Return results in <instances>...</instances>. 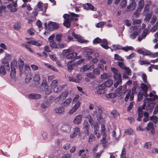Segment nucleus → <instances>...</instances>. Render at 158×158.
Returning a JSON list of instances; mask_svg holds the SVG:
<instances>
[{"instance_id": "nucleus-1", "label": "nucleus", "mask_w": 158, "mask_h": 158, "mask_svg": "<svg viewBox=\"0 0 158 158\" xmlns=\"http://www.w3.org/2000/svg\"><path fill=\"white\" fill-rule=\"evenodd\" d=\"M70 15L68 14H65L63 16L64 19V21L63 24L64 26L67 28H69L70 27L71 22L73 19V17H79L78 15L75 14L73 12L70 13Z\"/></svg>"}, {"instance_id": "nucleus-2", "label": "nucleus", "mask_w": 158, "mask_h": 158, "mask_svg": "<svg viewBox=\"0 0 158 158\" xmlns=\"http://www.w3.org/2000/svg\"><path fill=\"white\" fill-rule=\"evenodd\" d=\"M96 107L97 111H94L92 115L93 116H94L96 115L97 120L99 123H103L105 121V120L104 118L102 116V108L100 105L97 106Z\"/></svg>"}, {"instance_id": "nucleus-3", "label": "nucleus", "mask_w": 158, "mask_h": 158, "mask_svg": "<svg viewBox=\"0 0 158 158\" xmlns=\"http://www.w3.org/2000/svg\"><path fill=\"white\" fill-rule=\"evenodd\" d=\"M63 53L67 59H74L77 55V53L75 52L73 49H70L64 50Z\"/></svg>"}, {"instance_id": "nucleus-4", "label": "nucleus", "mask_w": 158, "mask_h": 158, "mask_svg": "<svg viewBox=\"0 0 158 158\" xmlns=\"http://www.w3.org/2000/svg\"><path fill=\"white\" fill-rule=\"evenodd\" d=\"M138 26H135L133 27H131L130 28V32L131 33L130 35V37L131 39H135L138 35L139 30L138 29Z\"/></svg>"}, {"instance_id": "nucleus-5", "label": "nucleus", "mask_w": 158, "mask_h": 158, "mask_svg": "<svg viewBox=\"0 0 158 158\" xmlns=\"http://www.w3.org/2000/svg\"><path fill=\"white\" fill-rule=\"evenodd\" d=\"M17 1L13 2L12 4H10L7 6L8 9H10V11L12 13L16 11L17 10Z\"/></svg>"}, {"instance_id": "nucleus-6", "label": "nucleus", "mask_w": 158, "mask_h": 158, "mask_svg": "<svg viewBox=\"0 0 158 158\" xmlns=\"http://www.w3.org/2000/svg\"><path fill=\"white\" fill-rule=\"evenodd\" d=\"M56 131H55L54 133L53 134L52 132L51 133V135H49V136L48 137H47V134L44 132H43L42 133V136L43 138L44 139V140H48L50 141L53 138V136L55 135H56Z\"/></svg>"}, {"instance_id": "nucleus-7", "label": "nucleus", "mask_w": 158, "mask_h": 158, "mask_svg": "<svg viewBox=\"0 0 158 158\" xmlns=\"http://www.w3.org/2000/svg\"><path fill=\"white\" fill-rule=\"evenodd\" d=\"M145 105V104H144L143 106L139 107L137 109L138 117L137 119V120L138 121H140L141 118L143 117V113L144 112L143 111V110L144 109Z\"/></svg>"}, {"instance_id": "nucleus-8", "label": "nucleus", "mask_w": 158, "mask_h": 158, "mask_svg": "<svg viewBox=\"0 0 158 158\" xmlns=\"http://www.w3.org/2000/svg\"><path fill=\"white\" fill-rule=\"evenodd\" d=\"M11 58V56L10 54H9L6 53V54L5 57L3 58V60H5V61H2V64L5 65V64H6V65L7 68H8V69H9V65L8 64V62L10 60Z\"/></svg>"}, {"instance_id": "nucleus-9", "label": "nucleus", "mask_w": 158, "mask_h": 158, "mask_svg": "<svg viewBox=\"0 0 158 158\" xmlns=\"http://www.w3.org/2000/svg\"><path fill=\"white\" fill-rule=\"evenodd\" d=\"M60 130L64 132H69L71 130L70 125L68 124H64L61 126Z\"/></svg>"}, {"instance_id": "nucleus-10", "label": "nucleus", "mask_w": 158, "mask_h": 158, "mask_svg": "<svg viewBox=\"0 0 158 158\" xmlns=\"http://www.w3.org/2000/svg\"><path fill=\"white\" fill-rule=\"evenodd\" d=\"M80 103L79 101H77L74 105V106L69 111L68 113L71 115L73 114L74 112H76L77 109L79 108L80 106Z\"/></svg>"}, {"instance_id": "nucleus-11", "label": "nucleus", "mask_w": 158, "mask_h": 158, "mask_svg": "<svg viewBox=\"0 0 158 158\" xmlns=\"http://www.w3.org/2000/svg\"><path fill=\"white\" fill-rule=\"evenodd\" d=\"M143 55L149 56L152 58H155L158 57V52L153 53L150 51L146 50L143 52Z\"/></svg>"}, {"instance_id": "nucleus-12", "label": "nucleus", "mask_w": 158, "mask_h": 158, "mask_svg": "<svg viewBox=\"0 0 158 158\" xmlns=\"http://www.w3.org/2000/svg\"><path fill=\"white\" fill-rule=\"evenodd\" d=\"M90 126L88 122L85 120L83 124V127L85 133L88 135L89 134V129Z\"/></svg>"}, {"instance_id": "nucleus-13", "label": "nucleus", "mask_w": 158, "mask_h": 158, "mask_svg": "<svg viewBox=\"0 0 158 158\" xmlns=\"http://www.w3.org/2000/svg\"><path fill=\"white\" fill-rule=\"evenodd\" d=\"M69 92L68 91H64L60 95L57 97L56 99L57 100V101H62L66 98Z\"/></svg>"}, {"instance_id": "nucleus-14", "label": "nucleus", "mask_w": 158, "mask_h": 158, "mask_svg": "<svg viewBox=\"0 0 158 158\" xmlns=\"http://www.w3.org/2000/svg\"><path fill=\"white\" fill-rule=\"evenodd\" d=\"M72 35L75 39H77V41L79 42L84 43L87 42V41L83 39L80 35L76 34L74 32L72 33Z\"/></svg>"}, {"instance_id": "nucleus-15", "label": "nucleus", "mask_w": 158, "mask_h": 158, "mask_svg": "<svg viewBox=\"0 0 158 158\" xmlns=\"http://www.w3.org/2000/svg\"><path fill=\"white\" fill-rule=\"evenodd\" d=\"M127 94L125 96L124 99L125 101L126 102L127 101L130 97V100L132 101L134 98V94H131V90H127Z\"/></svg>"}, {"instance_id": "nucleus-16", "label": "nucleus", "mask_w": 158, "mask_h": 158, "mask_svg": "<svg viewBox=\"0 0 158 158\" xmlns=\"http://www.w3.org/2000/svg\"><path fill=\"white\" fill-rule=\"evenodd\" d=\"M140 87L141 88L142 90L144 92V95L145 97H147L148 96V94L147 93L148 89V87L147 86L144 84L142 83L140 85Z\"/></svg>"}, {"instance_id": "nucleus-17", "label": "nucleus", "mask_w": 158, "mask_h": 158, "mask_svg": "<svg viewBox=\"0 0 158 158\" xmlns=\"http://www.w3.org/2000/svg\"><path fill=\"white\" fill-rule=\"evenodd\" d=\"M48 26L49 28L51 30L56 29L59 27L58 23L55 22H51L48 23Z\"/></svg>"}, {"instance_id": "nucleus-18", "label": "nucleus", "mask_w": 158, "mask_h": 158, "mask_svg": "<svg viewBox=\"0 0 158 158\" xmlns=\"http://www.w3.org/2000/svg\"><path fill=\"white\" fill-rule=\"evenodd\" d=\"M82 117L81 115H78L75 117L73 122L75 124H80L82 121Z\"/></svg>"}, {"instance_id": "nucleus-19", "label": "nucleus", "mask_w": 158, "mask_h": 158, "mask_svg": "<svg viewBox=\"0 0 158 158\" xmlns=\"http://www.w3.org/2000/svg\"><path fill=\"white\" fill-rule=\"evenodd\" d=\"M40 80V76L38 74H36L33 77V81L35 84L36 85L40 84L39 82Z\"/></svg>"}, {"instance_id": "nucleus-20", "label": "nucleus", "mask_w": 158, "mask_h": 158, "mask_svg": "<svg viewBox=\"0 0 158 158\" xmlns=\"http://www.w3.org/2000/svg\"><path fill=\"white\" fill-rule=\"evenodd\" d=\"M41 97V95L37 94H31L29 95V97L30 98L35 99H39Z\"/></svg>"}, {"instance_id": "nucleus-21", "label": "nucleus", "mask_w": 158, "mask_h": 158, "mask_svg": "<svg viewBox=\"0 0 158 158\" xmlns=\"http://www.w3.org/2000/svg\"><path fill=\"white\" fill-rule=\"evenodd\" d=\"M72 101V99L70 98L67 99L62 103L63 106L64 107H67L69 106Z\"/></svg>"}, {"instance_id": "nucleus-22", "label": "nucleus", "mask_w": 158, "mask_h": 158, "mask_svg": "<svg viewBox=\"0 0 158 158\" xmlns=\"http://www.w3.org/2000/svg\"><path fill=\"white\" fill-rule=\"evenodd\" d=\"M91 68H94V66L93 65L90 66L87 64H85L81 68V70L83 72L86 71Z\"/></svg>"}, {"instance_id": "nucleus-23", "label": "nucleus", "mask_w": 158, "mask_h": 158, "mask_svg": "<svg viewBox=\"0 0 158 158\" xmlns=\"http://www.w3.org/2000/svg\"><path fill=\"white\" fill-rule=\"evenodd\" d=\"M101 45L103 48L106 49H108L109 48V47L108 46L107 40L105 39H103V41Z\"/></svg>"}, {"instance_id": "nucleus-24", "label": "nucleus", "mask_w": 158, "mask_h": 158, "mask_svg": "<svg viewBox=\"0 0 158 158\" xmlns=\"http://www.w3.org/2000/svg\"><path fill=\"white\" fill-rule=\"evenodd\" d=\"M139 2L138 6V8L140 11H141V10L143 8L144 6V0H139Z\"/></svg>"}, {"instance_id": "nucleus-25", "label": "nucleus", "mask_w": 158, "mask_h": 158, "mask_svg": "<svg viewBox=\"0 0 158 158\" xmlns=\"http://www.w3.org/2000/svg\"><path fill=\"white\" fill-rule=\"evenodd\" d=\"M64 111V109L63 107H59L55 109V112L56 113L61 114L63 113Z\"/></svg>"}, {"instance_id": "nucleus-26", "label": "nucleus", "mask_w": 158, "mask_h": 158, "mask_svg": "<svg viewBox=\"0 0 158 158\" xmlns=\"http://www.w3.org/2000/svg\"><path fill=\"white\" fill-rule=\"evenodd\" d=\"M111 114L113 115V117L116 119L119 116V114L117 112V110L115 109L113 110L110 113Z\"/></svg>"}, {"instance_id": "nucleus-27", "label": "nucleus", "mask_w": 158, "mask_h": 158, "mask_svg": "<svg viewBox=\"0 0 158 158\" xmlns=\"http://www.w3.org/2000/svg\"><path fill=\"white\" fill-rule=\"evenodd\" d=\"M136 3H130V4L127 7V8L129 11L134 10L136 7Z\"/></svg>"}, {"instance_id": "nucleus-28", "label": "nucleus", "mask_w": 158, "mask_h": 158, "mask_svg": "<svg viewBox=\"0 0 158 158\" xmlns=\"http://www.w3.org/2000/svg\"><path fill=\"white\" fill-rule=\"evenodd\" d=\"M18 63L20 71H22L24 65V61L22 59H19L18 60Z\"/></svg>"}, {"instance_id": "nucleus-29", "label": "nucleus", "mask_w": 158, "mask_h": 158, "mask_svg": "<svg viewBox=\"0 0 158 158\" xmlns=\"http://www.w3.org/2000/svg\"><path fill=\"white\" fill-rule=\"evenodd\" d=\"M75 64H72L71 62H69L67 64L68 70L69 72H71L73 69Z\"/></svg>"}, {"instance_id": "nucleus-30", "label": "nucleus", "mask_w": 158, "mask_h": 158, "mask_svg": "<svg viewBox=\"0 0 158 158\" xmlns=\"http://www.w3.org/2000/svg\"><path fill=\"white\" fill-rule=\"evenodd\" d=\"M105 86L106 87H110L113 84L112 80H108L104 83Z\"/></svg>"}, {"instance_id": "nucleus-31", "label": "nucleus", "mask_w": 158, "mask_h": 158, "mask_svg": "<svg viewBox=\"0 0 158 158\" xmlns=\"http://www.w3.org/2000/svg\"><path fill=\"white\" fill-rule=\"evenodd\" d=\"M32 76L30 73L27 74L25 79V82L26 83H28L32 78Z\"/></svg>"}, {"instance_id": "nucleus-32", "label": "nucleus", "mask_w": 158, "mask_h": 158, "mask_svg": "<svg viewBox=\"0 0 158 158\" xmlns=\"http://www.w3.org/2000/svg\"><path fill=\"white\" fill-rule=\"evenodd\" d=\"M42 89L45 91V93L46 94H49L51 93V89L49 87H48V86L44 88L43 89Z\"/></svg>"}, {"instance_id": "nucleus-33", "label": "nucleus", "mask_w": 158, "mask_h": 158, "mask_svg": "<svg viewBox=\"0 0 158 158\" xmlns=\"http://www.w3.org/2000/svg\"><path fill=\"white\" fill-rule=\"evenodd\" d=\"M123 87L122 86H119L117 89L115 90V93L117 94V95L121 96L122 95V89Z\"/></svg>"}, {"instance_id": "nucleus-34", "label": "nucleus", "mask_w": 158, "mask_h": 158, "mask_svg": "<svg viewBox=\"0 0 158 158\" xmlns=\"http://www.w3.org/2000/svg\"><path fill=\"white\" fill-rule=\"evenodd\" d=\"M152 13L147 14L145 16L144 20L146 22H149L152 17Z\"/></svg>"}, {"instance_id": "nucleus-35", "label": "nucleus", "mask_w": 158, "mask_h": 158, "mask_svg": "<svg viewBox=\"0 0 158 158\" xmlns=\"http://www.w3.org/2000/svg\"><path fill=\"white\" fill-rule=\"evenodd\" d=\"M49 45L52 48H57V44L53 40L50 41Z\"/></svg>"}, {"instance_id": "nucleus-36", "label": "nucleus", "mask_w": 158, "mask_h": 158, "mask_svg": "<svg viewBox=\"0 0 158 158\" xmlns=\"http://www.w3.org/2000/svg\"><path fill=\"white\" fill-rule=\"evenodd\" d=\"M42 42L40 40H33V45L36 46H39L42 45Z\"/></svg>"}, {"instance_id": "nucleus-37", "label": "nucleus", "mask_w": 158, "mask_h": 158, "mask_svg": "<svg viewBox=\"0 0 158 158\" xmlns=\"http://www.w3.org/2000/svg\"><path fill=\"white\" fill-rule=\"evenodd\" d=\"M79 156H81L82 158H87L86 154L85 152V150H81L79 153Z\"/></svg>"}, {"instance_id": "nucleus-38", "label": "nucleus", "mask_w": 158, "mask_h": 158, "mask_svg": "<svg viewBox=\"0 0 158 158\" xmlns=\"http://www.w3.org/2000/svg\"><path fill=\"white\" fill-rule=\"evenodd\" d=\"M11 69L10 76L13 78V77H14L15 76V68L14 67H11Z\"/></svg>"}, {"instance_id": "nucleus-39", "label": "nucleus", "mask_w": 158, "mask_h": 158, "mask_svg": "<svg viewBox=\"0 0 158 158\" xmlns=\"http://www.w3.org/2000/svg\"><path fill=\"white\" fill-rule=\"evenodd\" d=\"M45 66L48 68L52 69L54 71L58 72V70L55 68L54 66L49 64H45Z\"/></svg>"}, {"instance_id": "nucleus-40", "label": "nucleus", "mask_w": 158, "mask_h": 158, "mask_svg": "<svg viewBox=\"0 0 158 158\" xmlns=\"http://www.w3.org/2000/svg\"><path fill=\"white\" fill-rule=\"evenodd\" d=\"M95 139V137L93 134H90L89 137L88 139V143L91 144V143Z\"/></svg>"}, {"instance_id": "nucleus-41", "label": "nucleus", "mask_w": 158, "mask_h": 158, "mask_svg": "<svg viewBox=\"0 0 158 158\" xmlns=\"http://www.w3.org/2000/svg\"><path fill=\"white\" fill-rule=\"evenodd\" d=\"M13 28L14 29L19 30L20 29V24L19 23H15L13 26Z\"/></svg>"}, {"instance_id": "nucleus-42", "label": "nucleus", "mask_w": 158, "mask_h": 158, "mask_svg": "<svg viewBox=\"0 0 158 158\" xmlns=\"http://www.w3.org/2000/svg\"><path fill=\"white\" fill-rule=\"evenodd\" d=\"M114 78L115 81L122 80L121 75L120 73L114 75Z\"/></svg>"}, {"instance_id": "nucleus-43", "label": "nucleus", "mask_w": 158, "mask_h": 158, "mask_svg": "<svg viewBox=\"0 0 158 158\" xmlns=\"http://www.w3.org/2000/svg\"><path fill=\"white\" fill-rule=\"evenodd\" d=\"M124 73H126L128 75H130L131 74V70L129 68L127 67L124 69Z\"/></svg>"}, {"instance_id": "nucleus-44", "label": "nucleus", "mask_w": 158, "mask_h": 158, "mask_svg": "<svg viewBox=\"0 0 158 158\" xmlns=\"http://www.w3.org/2000/svg\"><path fill=\"white\" fill-rule=\"evenodd\" d=\"M154 127L153 124L151 122H149L146 127V129L148 130H149L151 129H153Z\"/></svg>"}, {"instance_id": "nucleus-45", "label": "nucleus", "mask_w": 158, "mask_h": 158, "mask_svg": "<svg viewBox=\"0 0 158 158\" xmlns=\"http://www.w3.org/2000/svg\"><path fill=\"white\" fill-rule=\"evenodd\" d=\"M47 83L46 80H44L41 85L40 88L41 89H43V88L47 86Z\"/></svg>"}, {"instance_id": "nucleus-46", "label": "nucleus", "mask_w": 158, "mask_h": 158, "mask_svg": "<svg viewBox=\"0 0 158 158\" xmlns=\"http://www.w3.org/2000/svg\"><path fill=\"white\" fill-rule=\"evenodd\" d=\"M6 73V70L4 66L1 65L0 67V73L2 75H5Z\"/></svg>"}, {"instance_id": "nucleus-47", "label": "nucleus", "mask_w": 158, "mask_h": 158, "mask_svg": "<svg viewBox=\"0 0 158 158\" xmlns=\"http://www.w3.org/2000/svg\"><path fill=\"white\" fill-rule=\"evenodd\" d=\"M158 23H156V24L151 28L150 31L152 32H155L158 28Z\"/></svg>"}, {"instance_id": "nucleus-48", "label": "nucleus", "mask_w": 158, "mask_h": 158, "mask_svg": "<svg viewBox=\"0 0 158 158\" xmlns=\"http://www.w3.org/2000/svg\"><path fill=\"white\" fill-rule=\"evenodd\" d=\"M88 120L91 125H93L94 123V121L93 119L90 115H88Z\"/></svg>"}, {"instance_id": "nucleus-49", "label": "nucleus", "mask_w": 158, "mask_h": 158, "mask_svg": "<svg viewBox=\"0 0 158 158\" xmlns=\"http://www.w3.org/2000/svg\"><path fill=\"white\" fill-rule=\"evenodd\" d=\"M149 31L147 29H145L143 32L142 33V34L141 35V36L144 38V39L146 35L148 34V33Z\"/></svg>"}, {"instance_id": "nucleus-50", "label": "nucleus", "mask_w": 158, "mask_h": 158, "mask_svg": "<svg viewBox=\"0 0 158 158\" xmlns=\"http://www.w3.org/2000/svg\"><path fill=\"white\" fill-rule=\"evenodd\" d=\"M68 78L69 80L70 81L76 83L79 82L78 80H77L76 79L74 78L73 77H68Z\"/></svg>"}, {"instance_id": "nucleus-51", "label": "nucleus", "mask_w": 158, "mask_h": 158, "mask_svg": "<svg viewBox=\"0 0 158 158\" xmlns=\"http://www.w3.org/2000/svg\"><path fill=\"white\" fill-rule=\"evenodd\" d=\"M85 52L86 54L89 55L92 54L93 53L94 51L92 49L87 48L85 49Z\"/></svg>"}, {"instance_id": "nucleus-52", "label": "nucleus", "mask_w": 158, "mask_h": 158, "mask_svg": "<svg viewBox=\"0 0 158 158\" xmlns=\"http://www.w3.org/2000/svg\"><path fill=\"white\" fill-rule=\"evenodd\" d=\"M133 48L131 46H127L125 47H122V49L125 52H127L129 50H132Z\"/></svg>"}, {"instance_id": "nucleus-53", "label": "nucleus", "mask_w": 158, "mask_h": 158, "mask_svg": "<svg viewBox=\"0 0 158 158\" xmlns=\"http://www.w3.org/2000/svg\"><path fill=\"white\" fill-rule=\"evenodd\" d=\"M157 19V17L156 15H154L153 16L150 21L151 23L153 25L156 21Z\"/></svg>"}, {"instance_id": "nucleus-54", "label": "nucleus", "mask_w": 158, "mask_h": 158, "mask_svg": "<svg viewBox=\"0 0 158 158\" xmlns=\"http://www.w3.org/2000/svg\"><path fill=\"white\" fill-rule=\"evenodd\" d=\"M102 41V39L99 38L97 37L93 41V43L94 44H98L101 43Z\"/></svg>"}, {"instance_id": "nucleus-55", "label": "nucleus", "mask_w": 158, "mask_h": 158, "mask_svg": "<svg viewBox=\"0 0 158 158\" xmlns=\"http://www.w3.org/2000/svg\"><path fill=\"white\" fill-rule=\"evenodd\" d=\"M62 35L61 34H58L56 35V40L59 42H60L62 40Z\"/></svg>"}, {"instance_id": "nucleus-56", "label": "nucleus", "mask_w": 158, "mask_h": 158, "mask_svg": "<svg viewBox=\"0 0 158 158\" xmlns=\"http://www.w3.org/2000/svg\"><path fill=\"white\" fill-rule=\"evenodd\" d=\"M106 24V22H101L98 23L96 25V26L97 27L99 28L103 26Z\"/></svg>"}, {"instance_id": "nucleus-57", "label": "nucleus", "mask_w": 158, "mask_h": 158, "mask_svg": "<svg viewBox=\"0 0 158 158\" xmlns=\"http://www.w3.org/2000/svg\"><path fill=\"white\" fill-rule=\"evenodd\" d=\"M140 64L141 65H143L145 64L149 65L150 64V62L146 60H140L139 61Z\"/></svg>"}, {"instance_id": "nucleus-58", "label": "nucleus", "mask_w": 158, "mask_h": 158, "mask_svg": "<svg viewBox=\"0 0 158 158\" xmlns=\"http://www.w3.org/2000/svg\"><path fill=\"white\" fill-rule=\"evenodd\" d=\"M152 146V144L151 142H147L144 145V147L145 148L147 149H149L151 148Z\"/></svg>"}, {"instance_id": "nucleus-59", "label": "nucleus", "mask_w": 158, "mask_h": 158, "mask_svg": "<svg viewBox=\"0 0 158 158\" xmlns=\"http://www.w3.org/2000/svg\"><path fill=\"white\" fill-rule=\"evenodd\" d=\"M150 119L152 120L155 123H158V118H157L156 116H152L151 117Z\"/></svg>"}, {"instance_id": "nucleus-60", "label": "nucleus", "mask_w": 158, "mask_h": 158, "mask_svg": "<svg viewBox=\"0 0 158 158\" xmlns=\"http://www.w3.org/2000/svg\"><path fill=\"white\" fill-rule=\"evenodd\" d=\"M114 59L115 60H118L119 61H123V59L119 55L117 54L114 55Z\"/></svg>"}, {"instance_id": "nucleus-61", "label": "nucleus", "mask_w": 158, "mask_h": 158, "mask_svg": "<svg viewBox=\"0 0 158 158\" xmlns=\"http://www.w3.org/2000/svg\"><path fill=\"white\" fill-rule=\"evenodd\" d=\"M125 132L130 135H132L133 134V130L131 128L126 129L125 131Z\"/></svg>"}, {"instance_id": "nucleus-62", "label": "nucleus", "mask_w": 158, "mask_h": 158, "mask_svg": "<svg viewBox=\"0 0 158 158\" xmlns=\"http://www.w3.org/2000/svg\"><path fill=\"white\" fill-rule=\"evenodd\" d=\"M94 133L99 132V127L98 125L96 124L94 127Z\"/></svg>"}, {"instance_id": "nucleus-63", "label": "nucleus", "mask_w": 158, "mask_h": 158, "mask_svg": "<svg viewBox=\"0 0 158 158\" xmlns=\"http://www.w3.org/2000/svg\"><path fill=\"white\" fill-rule=\"evenodd\" d=\"M116 81V82H115L114 84V86L115 88L117 87L119 84H121L122 80H119Z\"/></svg>"}, {"instance_id": "nucleus-64", "label": "nucleus", "mask_w": 158, "mask_h": 158, "mask_svg": "<svg viewBox=\"0 0 158 158\" xmlns=\"http://www.w3.org/2000/svg\"><path fill=\"white\" fill-rule=\"evenodd\" d=\"M57 81L56 80H53L51 83V86L52 88H53L54 87L57 85Z\"/></svg>"}]
</instances>
